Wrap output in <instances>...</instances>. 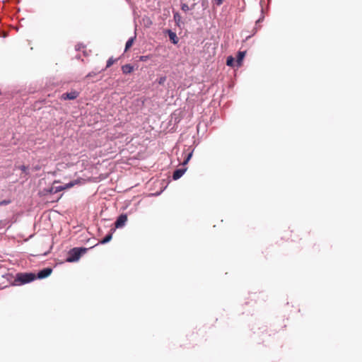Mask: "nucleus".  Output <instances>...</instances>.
<instances>
[{"label":"nucleus","instance_id":"obj_1","mask_svg":"<svg viewBox=\"0 0 362 362\" xmlns=\"http://www.w3.org/2000/svg\"><path fill=\"white\" fill-rule=\"evenodd\" d=\"M36 279V276L33 273L18 274L14 281L15 285H23L32 282Z\"/></svg>","mask_w":362,"mask_h":362},{"label":"nucleus","instance_id":"obj_2","mask_svg":"<svg viewBox=\"0 0 362 362\" xmlns=\"http://www.w3.org/2000/svg\"><path fill=\"white\" fill-rule=\"evenodd\" d=\"M87 249L83 247H74L71 249L67 257L66 261L68 262H77L81 256L86 252Z\"/></svg>","mask_w":362,"mask_h":362},{"label":"nucleus","instance_id":"obj_3","mask_svg":"<svg viewBox=\"0 0 362 362\" xmlns=\"http://www.w3.org/2000/svg\"><path fill=\"white\" fill-rule=\"evenodd\" d=\"M127 221V216L126 214L120 215L115 223V228H120L124 226Z\"/></svg>","mask_w":362,"mask_h":362},{"label":"nucleus","instance_id":"obj_4","mask_svg":"<svg viewBox=\"0 0 362 362\" xmlns=\"http://www.w3.org/2000/svg\"><path fill=\"white\" fill-rule=\"evenodd\" d=\"M193 152L194 149H190V148H188L187 150L184 151L182 153V156H184V160L182 163V165H185L188 163L193 155Z\"/></svg>","mask_w":362,"mask_h":362},{"label":"nucleus","instance_id":"obj_5","mask_svg":"<svg viewBox=\"0 0 362 362\" xmlns=\"http://www.w3.org/2000/svg\"><path fill=\"white\" fill-rule=\"evenodd\" d=\"M193 152L194 149H190V148H188L187 150L184 151L182 153V156H184V160L182 163V165H185L188 163L193 155Z\"/></svg>","mask_w":362,"mask_h":362},{"label":"nucleus","instance_id":"obj_6","mask_svg":"<svg viewBox=\"0 0 362 362\" xmlns=\"http://www.w3.org/2000/svg\"><path fill=\"white\" fill-rule=\"evenodd\" d=\"M52 272V269L51 268H45L42 270H40L37 275V277L40 279L46 278L49 276Z\"/></svg>","mask_w":362,"mask_h":362},{"label":"nucleus","instance_id":"obj_7","mask_svg":"<svg viewBox=\"0 0 362 362\" xmlns=\"http://www.w3.org/2000/svg\"><path fill=\"white\" fill-rule=\"evenodd\" d=\"M78 96V93L76 90L71 91L70 93H66L62 94V98L64 100H74L76 99Z\"/></svg>","mask_w":362,"mask_h":362},{"label":"nucleus","instance_id":"obj_8","mask_svg":"<svg viewBox=\"0 0 362 362\" xmlns=\"http://www.w3.org/2000/svg\"><path fill=\"white\" fill-rule=\"evenodd\" d=\"M187 168H179L174 171L173 174V180H176L180 178L186 172Z\"/></svg>","mask_w":362,"mask_h":362},{"label":"nucleus","instance_id":"obj_9","mask_svg":"<svg viewBox=\"0 0 362 362\" xmlns=\"http://www.w3.org/2000/svg\"><path fill=\"white\" fill-rule=\"evenodd\" d=\"M166 33L168 34V37L173 44L175 45L178 42V38L175 33L173 32L171 30H167Z\"/></svg>","mask_w":362,"mask_h":362},{"label":"nucleus","instance_id":"obj_10","mask_svg":"<svg viewBox=\"0 0 362 362\" xmlns=\"http://www.w3.org/2000/svg\"><path fill=\"white\" fill-rule=\"evenodd\" d=\"M122 71L124 74H130L134 71V67L131 64H125L122 66Z\"/></svg>","mask_w":362,"mask_h":362},{"label":"nucleus","instance_id":"obj_11","mask_svg":"<svg viewBox=\"0 0 362 362\" xmlns=\"http://www.w3.org/2000/svg\"><path fill=\"white\" fill-rule=\"evenodd\" d=\"M245 56V52H238L237 55V65L240 66L242 64V61L243 60L244 57Z\"/></svg>","mask_w":362,"mask_h":362},{"label":"nucleus","instance_id":"obj_12","mask_svg":"<svg viewBox=\"0 0 362 362\" xmlns=\"http://www.w3.org/2000/svg\"><path fill=\"white\" fill-rule=\"evenodd\" d=\"M112 235L110 233L107 235L103 240H101L99 243L100 244H106L112 240Z\"/></svg>","mask_w":362,"mask_h":362},{"label":"nucleus","instance_id":"obj_13","mask_svg":"<svg viewBox=\"0 0 362 362\" xmlns=\"http://www.w3.org/2000/svg\"><path fill=\"white\" fill-rule=\"evenodd\" d=\"M134 37H130L127 41L126 45H125V51H127V49H129L132 47V44L134 42Z\"/></svg>","mask_w":362,"mask_h":362},{"label":"nucleus","instance_id":"obj_14","mask_svg":"<svg viewBox=\"0 0 362 362\" xmlns=\"http://www.w3.org/2000/svg\"><path fill=\"white\" fill-rule=\"evenodd\" d=\"M234 64V58L232 56H229L226 59L227 66H232Z\"/></svg>","mask_w":362,"mask_h":362},{"label":"nucleus","instance_id":"obj_15","mask_svg":"<svg viewBox=\"0 0 362 362\" xmlns=\"http://www.w3.org/2000/svg\"><path fill=\"white\" fill-rule=\"evenodd\" d=\"M115 62V59H114L112 57H110L107 62L106 68L110 67Z\"/></svg>","mask_w":362,"mask_h":362},{"label":"nucleus","instance_id":"obj_16","mask_svg":"<svg viewBox=\"0 0 362 362\" xmlns=\"http://www.w3.org/2000/svg\"><path fill=\"white\" fill-rule=\"evenodd\" d=\"M181 9L185 11V12H187L189 10V6L187 4H182L181 5Z\"/></svg>","mask_w":362,"mask_h":362},{"label":"nucleus","instance_id":"obj_17","mask_svg":"<svg viewBox=\"0 0 362 362\" xmlns=\"http://www.w3.org/2000/svg\"><path fill=\"white\" fill-rule=\"evenodd\" d=\"M66 187H64V186H55V189H54V192H60L63 189H65Z\"/></svg>","mask_w":362,"mask_h":362},{"label":"nucleus","instance_id":"obj_18","mask_svg":"<svg viewBox=\"0 0 362 362\" xmlns=\"http://www.w3.org/2000/svg\"><path fill=\"white\" fill-rule=\"evenodd\" d=\"M165 80H166V77L162 76L158 79V82L159 84L162 85L165 83Z\"/></svg>","mask_w":362,"mask_h":362},{"label":"nucleus","instance_id":"obj_19","mask_svg":"<svg viewBox=\"0 0 362 362\" xmlns=\"http://www.w3.org/2000/svg\"><path fill=\"white\" fill-rule=\"evenodd\" d=\"M223 2V0H213V3L216 6H221Z\"/></svg>","mask_w":362,"mask_h":362},{"label":"nucleus","instance_id":"obj_20","mask_svg":"<svg viewBox=\"0 0 362 362\" xmlns=\"http://www.w3.org/2000/svg\"><path fill=\"white\" fill-rule=\"evenodd\" d=\"M19 168L25 174H28V168L25 165H21Z\"/></svg>","mask_w":362,"mask_h":362},{"label":"nucleus","instance_id":"obj_21","mask_svg":"<svg viewBox=\"0 0 362 362\" xmlns=\"http://www.w3.org/2000/svg\"><path fill=\"white\" fill-rule=\"evenodd\" d=\"M54 189H55V186H52L51 187H49L47 192L50 193V194H55L56 192H54Z\"/></svg>","mask_w":362,"mask_h":362},{"label":"nucleus","instance_id":"obj_22","mask_svg":"<svg viewBox=\"0 0 362 362\" xmlns=\"http://www.w3.org/2000/svg\"><path fill=\"white\" fill-rule=\"evenodd\" d=\"M174 19H175V21L176 22H179V21H180V15H179L177 13H175V14H174Z\"/></svg>","mask_w":362,"mask_h":362},{"label":"nucleus","instance_id":"obj_23","mask_svg":"<svg viewBox=\"0 0 362 362\" xmlns=\"http://www.w3.org/2000/svg\"><path fill=\"white\" fill-rule=\"evenodd\" d=\"M10 200H4L2 202H0V206H2V205H7L10 203Z\"/></svg>","mask_w":362,"mask_h":362},{"label":"nucleus","instance_id":"obj_24","mask_svg":"<svg viewBox=\"0 0 362 362\" xmlns=\"http://www.w3.org/2000/svg\"><path fill=\"white\" fill-rule=\"evenodd\" d=\"M148 58H149L148 56H141L140 57V61L146 62Z\"/></svg>","mask_w":362,"mask_h":362},{"label":"nucleus","instance_id":"obj_25","mask_svg":"<svg viewBox=\"0 0 362 362\" xmlns=\"http://www.w3.org/2000/svg\"><path fill=\"white\" fill-rule=\"evenodd\" d=\"M72 186H74V183L69 182V183L65 185L64 187H66V189H68V188L71 187Z\"/></svg>","mask_w":362,"mask_h":362},{"label":"nucleus","instance_id":"obj_26","mask_svg":"<svg viewBox=\"0 0 362 362\" xmlns=\"http://www.w3.org/2000/svg\"><path fill=\"white\" fill-rule=\"evenodd\" d=\"M94 75H95V73H89V74L86 76V77H91V76H94Z\"/></svg>","mask_w":362,"mask_h":362}]
</instances>
